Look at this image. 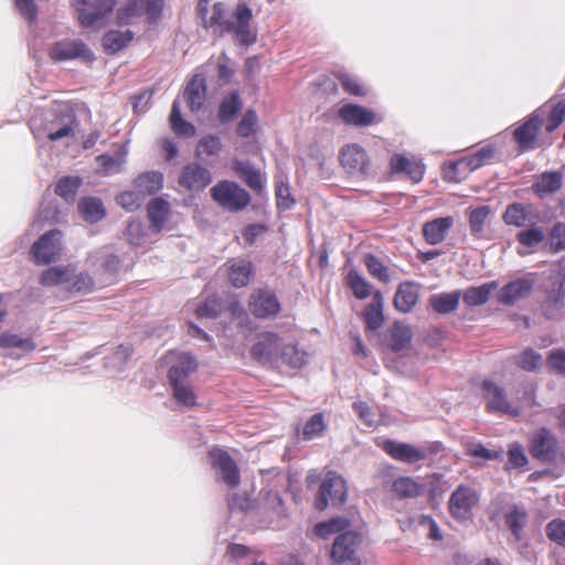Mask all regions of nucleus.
Wrapping results in <instances>:
<instances>
[{
	"instance_id": "f257e3e1",
	"label": "nucleus",
	"mask_w": 565,
	"mask_h": 565,
	"mask_svg": "<svg viewBox=\"0 0 565 565\" xmlns=\"http://www.w3.org/2000/svg\"><path fill=\"white\" fill-rule=\"evenodd\" d=\"M207 6L209 0H200L198 3V13L204 28L212 29L218 35L233 33L241 44L248 45L256 41V31L250 26L252 10L245 3L236 7L231 19L225 18L222 3H215L211 12Z\"/></svg>"
},
{
	"instance_id": "f03ea898",
	"label": "nucleus",
	"mask_w": 565,
	"mask_h": 565,
	"mask_svg": "<svg viewBox=\"0 0 565 565\" xmlns=\"http://www.w3.org/2000/svg\"><path fill=\"white\" fill-rule=\"evenodd\" d=\"M250 353L258 362L270 366L287 365L297 369L307 362L305 351L299 350L295 344L285 343L278 334L273 332L260 333Z\"/></svg>"
},
{
	"instance_id": "7ed1b4c3",
	"label": "nucleus",
	"mask_w": 565,
	"mask_h": 565,
	"mask_svg": "<svg viewBox=\"0 0 565 565\" xmlns=\"http://www.w3.org/2000/svg\"><path fill=\"white\" fill-rule=\"evenodd\" d=\"M77 125L72 107L68 104H60L46 115L41 126L33 121L32 131L38 139L46 137L51 141H57L64 138H73Z\"/></svg>"
},
{
	"instance_id": "20e7f679",
	"label": "nucleus",
	"mask_w": 565,
	"mask_h": 565,
	"mask_svg": "<svg viewBox=\"0 0 565 565\" xmlns=\"http://www.w3.org/2000/svg\"><path fill=\"white\" fill-rule=\"evenodd\" d=\"M77 13L78 22L84 28L95 26L111 13L116 0H71Z\"/></svg>"
},
{
	"instance_id": "39448f33",
	"label": "nucleus",
	"mask_w": 565,
	"mask_h": 565,
	"mask_svg": "<svg viewBox=\"0 0 565 565\" xmlns=\"http://www.w3.org/2000/svg\"><path fill=\"white\" fill-rule=\"evenodd\" d=\"M211 195L222 207L241 211L246 207L250 196L246 190L232 181H221L211 189Z\"/></svg>"
},
{
	"instance_id": "423d86ee",
	"label": "nucleus",
	"mask_w": 565,
	"mask_h": 565,
	"mask_svg": "<svg viewBox=\"0 0 565 565\" xmlns=\"http://www.w3.org/2000/svg\"><path fill=\"white\" fill-rule=\"evenodd\" d=\"M347 492L344 479L337 472L329 471L322 480L315 505L318 510H324L329 500L333 504H341L347 500Z\"/></svg>"
},
{
	"instance_id": "0eeeda50",
	"label": "nucleus",
	"mask_w": 565,
	"mask_h": 565,
	"mask_svg": "<svg viewBox=\"0 0 565 565\" xmlns=\"http://www.w3.org/2000/svg\"><path fill=\"white\" fill-rule=\"evenodd\" d=\"M62 250V232L57 230L43 234L31 247L32 259L36 265L54 262Z\"/></svg>"
},
{
	"instance_id": "6e6552de",
	"label": "nucleus",
	"mask_w": 565,
	"mask_h": 565,
	"mask_svg": "<svg viewBox=\"0 0 565 565\" xmlns=\"http://www.w3.org/2000/svg\"><path fill=\"white\" fill-rule=\"evenodd\" d=\"M162 9V0H130V2L117 11V20L119 24H131L142 15L152 22L160 15Z\"/></svg>"
},
{
	"instance_id": "1a4fd4ad",
	"label": "nucleus",
	"mask_w": 565,
	"mask_h": 565,
	"mask_svg": "<svg viewBox=\"0 0 565 565\" xmlns=\"http://www.w3.org/2000/svg\"><path fill=\"white\" fill-rule=\"evenodd\" d=\"M483 397L487 401V407L493 412H500L512 417L521 414L522 406L508 401L505 390L492 381L482 383Z\"/></svg>"
},
{
	"instance_id": "9d476101",
	"label": "nucleus",
	"mask_w": 565,
	"mask_h": 565,
	"mask_svg": "<svg viewBox=\"0 0 565 565\" xmlns=\"http://www.w3.org/2000/svg\"><path fill=\"white\" fill-rule=\"evenodd\" d=\"M248 307L256 318L262 319L276 317L280 310L276 294L267 288L255 289L249 297Z\"/></svg>"
},
{
	"instance_id": "9b49d317",
	"label": "nucleus",
	"mask_w": 565,
	"mask_h": 565,
	"mask_svg": "<svg viewBox=\"0 0 565 565\" xmlns=\"http://www.w3.org/2000/svg\"><path fill=\"white\" fill-rule=\"evenodd\" d=\"M531 455L542 461H552L557 455V440L547 428L535 430L529 444Z\"/></svg>"
},
{
	"instance_id": "f8f14e48",
	"label": "nucleus",
	"mask_w": 565,
	"mask_h": 565,
	"mask_svg": "<svg viewBox=\"0 0 565 565\" xmlns=\"http://www.w3.org/2000/svg\"><path fill=\"white\" fill-rule=\"evenodd\" d=\"M50 57L55 62H62L73 58L93 60V53L87 45L78 40H62L56 42L50 49Z\"/></svg>"
},
{
	"instance_id": "ddd939ff",
	"label": "nucleus",
	"mask_w": 565,
	"mask_h": 565,
	"mask_svg": "<svg viewBox=\"0 0 565 565\" xmlns=\"http://www.w3.org/2000/svg\"><path fill=\"white\" fill-rule=\"evenodd\" d=\"M477 502L478 494L472 488L459 486L449 499L450 513L456 519L467 520Z\"/></svg>"
},
{
	"instance_id": "4468645a",
	"label": "nucleus",
	"mask_w": 565,
	"mask_h": 565,
	"mask_svg": "<svg viewBox=\"0 0 565 565\" xmlns=\"http://www.w3.org/2000/svg\"><path fill=\"white\" fill-rule=\"evenodd\" d=\"M210 456L220 479L230 488L237 487L239 484V471L230 455L222 449L214 448L210 451Z\"/></svg>"
},
{
	"instance_id": "2eb2a0df",
	"label": "nucleus",
	"mask_w": 565,
	"mask_h": 565,
	"mask_svg": "<svg viewBox=\"0 0 565 565\" xmlns=\"http://www.w3.org/2000/svg\"><path fill=\"white\" fill-rule=\"evenodd\" d=\"M342 167L353 175H364L369 171L370 161L365 150L356 145H348L340 152Z\"/></svg>"
},
{
	"instance_id": "dca6fc26",
	"label": "nucleus",
	"mask_w": 565,
	"mask_h": 565,
	"mask_svg": "<svg viewBox=\"0 0 565 565\" xmlns=\"http://www.w3.org/2000/svg\"><path fill=\"white\" fill-rule=\"evenodd\" d=\"M360 543V535L353 531L340 534L332 546L331 556L338 564L355 565L354 552Z\"/></svg>"
},
{
	"instance_id": "f3484780",
	"label": "nucleus",
	"mask_w": 565,
	"mask_h": 565,
	"mask_svg": "<svg viewBox=\"0 0 565 565\" xmlns=\"http://www.w3.org/2000/svg\"><path fill=\"white\" fill-rule=\"evenodd\" d=\"M382 448L392 458L406 463H415L427 458V451L424 447H416L406 443L385 440Z\"/></svg>"
},
{
	"instance_id": "a211bd4d",
	"label": "nucleus",
	"mask_w": 565,
	"mask_h": 565,
	"mask_svg": "<svg viewBox=\"0 0 565 565\" xmlns=\"http://www.w3.org/2000/svg\"><path fill=\"white\" fill-rule=\"evenodd\" d=\"M339 117L347 125L364 127L382 120L373 110L355 104H345L338 110Z\"/></svg>"
},
{
	"instance_id": "6ab92c4d",
	"label": "nucleus",
	"mask_w": 565,
	"mask_h": 565,
	"mask_svg": "<svg viewBox=\"0 0 565 565\" xmlns=\"http://www.w3.org/2000/svg\"><path fill=\"white\" fill-rule=\"evenodd\" d=\"M544 109H536L529 119L518 127L514 131V138L522 150L534 148L536 135L541 124V115Z\"/></svg>"
},
{
	"instance_id": "aec40b11",
	"label": "nucleus",
	"mask_w": 565,
	"mask_h": 565,
	"mask_svg": "<svg viewBox=\"0 0 565 565\" xmlns=\"http://www.w3.org/2000/svg\"><path fill=\"white\" fill-rule=\"evenodd\" d=\"M533 285L534 279L531 277H522L513 280L499 290L498 300L503 305H514L530 294Z\"/></svg>"
},
{
	"instance_id": "412c9836",
	"label": "nucleus",
	"mask_w": 565,
	"mask_h": 565,
	"mask_svg": "<svg viewBox=\"0 0 565 565\" xmlns=\"http://www.w3.org/2000/svg\"><path fill=\"white\" fill-rule=\"evenodd\" d=\"M169 361L172 363L168 377L169 382L188 381V376L196 370V362L190 353H171Z\"/></svg>"
},
{
	"instance_id": "4be33fe9",
	"label": "nucleus",
	"mask_w": 565,
	"mask_h": 565,
	"mask_svg": "<svg viewBox=\"0 0 565 565\" xmlns=\"http://www.w3.org/2000/svg\"><path fill=\"white\" fill-rule=\"evenodd\" d=\"M72 275L73 265L52 266L42 271L39 281L44 287H58L68 292Z\"/></svg>"
},
{
	"instance_id": "5701e85b",
	"label": "nucleus",
	"mask_w": 565,
	"mask_h": 565,
	"mask_svg": "<svg viewBox=\"0 0 565 565\" xmlns=\"http://www.w3.org/2000/svg\"><path fill=\"white\" fill-rule=\"evenodd\" d=\"M211 173L206 168L192 163L183 168L179 182L191 191L203 190L211 183Z\"/></svg>"
},
{
	"instance_id": "b1692460",
	"label": "nucleus",
	"mask_w": 565,
	"mask_h": 565,
	"mask_svg": "<svg viewBox=\"0 0 565 565\" xmlns=\"http://www.w3.org/2000/svg\"><path fill=\"white\" fill-rule=\"evenodd\" d=\"M36 344L30 337L4 332L0 334V349L10 350V356L20 359L34 351Z\"/></svg>"
},
{
	"instance_id": "393cba45",
	"label": "nucleus",
	"mask_w": 565,
	"mask_h": 565,
	"mask_svg": "<svg viewBox=\"0 0 565 565\" xmlns=\"http://www.w3.org/2000/svg\"><path fill=\"white\" fill-rule=\"evenodd\" d=\"M390 166L394 173H406L414 182H419L424 177L425 167L422 160L415 157L395 153L390 160Z\"/></svg>"
},
{
	"instance_id": "a878e982",
	"label": "nucleus",
	"mask_w": 565,
	"mask_h": 565,
	"mask_svg": "<svg viewBox=\"0 0 565 565\" xmlns=\"http://www.w3.org/2000/svg\"><path fill=\"white\" fill-rule=\"evenodd\" d=\"M183 97L192 113L199 111L206 97V84L203 75L196 74L186 84Z\"/></svg>"
},
{
	"instance_id": "bb28decb",
	"label": "nucleus",
	"mask_w": 565,
	"mask_h": 565,
	"mask_svg": "<svg viewBox=\"0 0 565 565\" xmlns=\"http://www.w3.org/2000/svg\"><path fill=\"white\" fill-rule=\"evenodd\" d=\"M454 223L455 220L452 216L438 217L426 222L423 226V236L425 241L430 245L441 243Z\"/></svg>"
},
{
	"instance_id": "cd10ccee",
	"label": "nucleus",
	"mask_w": 565,
	"mask_h": 565,
	"mask_svg": "<svg viewBox=\"0 0 565 565\" xmlns=\"http://www.w3.org/2000/svg\"><path fill=\"white\" fill-rule=\"evenodd\" d=\"M253 275L252 263L245 258H234L227 262V277L230 282L236 287H244L249 282Z\"/></svg>"
},
{
	"instance_id": "c85d7f7f",
	"label": "nucleus",
	"mask_w": 565,
	"mask_h": 565,
	"mask_svg": "<svg viewBox=\"0 0 565 565\" xmlns=\"http://www.w3.org/2000/svg\"><path fill=\"white\" fill-rule=\"evenodd\" d=\"M418 297V285L409 281L402 282L396 290L394 306L398 311L407 313L415 307Z\"/></svg>"
},
{
	"instance_id": "c756f323",
	"label": "nucleus",
	"mask_w": 565,
	"mask_h": 565,
	"mask_svg": "<svg viewBox=\"0 0 565 565\" xmlns=\"http://www.w3.org/2000/svg\"><path fill=\"white\" fill-rule=\"evenodd\" d=\"M563 185V174L558 171H547L540 174L532 184L533 192L545 198L557 192Z\"/></svg>"
},
{
	"instance_id": "7c9ffc66",
	"label": "nucleus",
	"mask_w": 565,
	"mask_h": 565,
	"mask_svg": "<svg viewBox=\"0 0 565 565\" xmlns=\"http://www.w3.org/2000/svg\"><path fill=\"white\" fill-rule=\"evenodd\" d=\"M558 277L561 279L559 287L556 291H553L548 294L546 297L542 310L544 315L548 319L557 318L558 313L564 309L565 307V290H564V282H565V269L559 268Z\"/></svg>"
},
{
	"instance_id": "2f4dec72",
	"label": "nucleus",
	"mask_w": 565,
	"mask_h": 565,
	"mask_svg": "<svg viewBox=\"0 0 565 565\" xmlns=\"http://www.w3.org/2000/svg\"><path fill=\"white\" fill-rule=\"evenodd\" d=\"M412 338V330L408 326L395 322L386 337L387 347L394 352H399L409 347Z\"/></svg>"
},
{
	"instance_id": "473e14b6",
	"label": "nucleus",
	"mask_w": 565,
	"mask_h": 565,
	"mask_svg": "<svg viewBox=\"0 0 565 565\" xmlns=\"http://www.w3.org/2000/svg\"><path fill=\"white\" fill-rule=\"evenodd\" d=\"M493 154L494 149L490 146H487L456 162H450V169L465 168L468 171H473L484 163H488L493 158Z\"/></svg>"
},
{
	"instance_id": "72a5a7b5",
	"label": "nucleus",
	"mask_w": 565,
	"mask_h": 565,
	"mask_svg": "<svg viewBox=\"0 0 565 565\" xmlns=\"http://www.w3.org/2000/svg\"><path fill=\"white\" fill-rule=\"evenodd\" d=\"M363 317L369 330L376 331L383 326V296L381 292H374L373 302L365 307Z\"/></svg>"
},
{
	"instance_id": "f704fd0d",
	"label": "nucleus",
	"mask_w": 565,
	"mask_h": 565,
	"mask_svg": "<svg viewBox=\"0 0 565 565\" xmlns=\"http://www.w3.org/2000/svg\"><path fill=\"white\" fill-rule=\"evenodd\" d=\"M163 184V175L160 172L148 171L139 174L134 181V188L145 198L157 193Z\"/></svg>"
},
{
	"instance_id": "c9c22d12",
	"label": "nucleus",
	"mask_w": 565,
	"mask_h": 565,
	"mask_svg": "<svg viewBox=\"0 0 565 565\" xmlns=\"http://www.w3.org/2000/svg\"><path fill=\"white\" fill-rule=\"evenodd\" d=\"M147 213L153 230L160 232L169 216V204L161 198L152 199L147 206Z\"/></svg>"
},
{
	"instance_id": "e433bc0d",
	"label": "nucleus",
	"mask_w": 565,
	"mask_h": 565,
	"mask_svg": "<svg viewBox=\"0 0 565 565\" xmlns=\"http://www.w3.org/2000/svg\"><path fill=\"white\" fill-rule=\"evenodd\" d=\"M492 214V210L488 205H480L477 207H470L467 210V216L469 221L470 232L473 236L480 238L484 225Z\"/></svg>"
},
{
	"instance_id": "4c0bfd02",
	"label": "nucleus",
	"mask_w": 565,
	"mask_h": 565,
	"mask_svg": "<svg viewBox=\"0 0 565 565\" xmlns=\"http://www.w3.org/2000/svg\"><path fill=\"white\" fill-rule=\"evenodd\" d=\"M425 486L412 477H398L393 481L392 491L402 498H416L423 493Z\"/></svg>"
},
{
	"instance_id": "58836bf2",
	"label": "nucleus",
	"mask_w": 565,
	"mask_h": 565,
	"mask_svg": "<svg viewBox=\"0 0 565 565\" xmlns=\"http://www.w3.org/2000/svg\"><path fill=\"white\" fill-rule=\"evenodd\" d=\"M498 284L490 281L477 287H470L462 294L463 302L468 306H480L488 301L490 294L495 290Z\"/></svg>"
},
{
	"instance_id": "ea45409f",
	"label": "nucleus",
	"mask_w": 565,
	"mask_h": 565,
	"mask_svg": "<svg viewBox=\"0 0 565 565\" xmlns=\"http://www.w3.org/2000/svg\"><path fill=\"white\" fill-rule=\"evenodd\" d=\"M131 31H109L103 38V46L109 54H114L125 49L132 40Z\"/></svg>"
},
{
	"instance_id": "a19ab883",
	"label": "nucleus",
	"mask_w": 565,
	"mask_h": 565,
	"mask_svg": "<svg viewBox=\"0 0 565 565\" xmlns=\"http://www.w3.org/2000/svg\"><path fill=\"white\" fill-rule=\"evenodd\" d=\"M461 294L460 291H451L434 295L429 298V303L438 313H449L457 309Z\"/></svg>"
},
{
	"instance_id": "79ce46f5",
	"label": "nucleus",
	"mask_w": 565,
	"mask_h": 565,
	"mask_svg": "<svg viewBox=\"0 0 565 565\" xmlns=\"http://www.w3.org/2000/svg\"><path fill=\"white\" fill-rule=\"evenodd\" d=\"M78 211L84 220L96 223L105 216V209L100 200L84 198L78 203Z\"/></svg>"
},
{
	"instance_id": "37998d69",
	"label": "nucleus",
	"mask_w": 565,
	"mask_h": 565,
	"mask_svg": "<svg viewBox=\"0 0 565 565\" xmlns=\"http://www.w3.org/2000/svg\"><path fill=\"white\" fill-rule=\"evenodd\" d=\"M172 396L178 404L185 407H193L196 404V395L188 381L171 382Z\"/></svg>"
},
{
	"instance_id": "c03bdc74",
	"label": "nucleus",
	"mask_w": 565,
	"mask_h": 565,
	"mask_svg": "<svg viewBox=\"0 0 565 565\" xmlns=\"http://www.w3.org/2000/svg\"><path fill=\"white\" fill-rule=\"evenodd\" d=\"M503 220L508 225L516 227L525 226L532 221L527 207L519 203L511 204L507 207Z\"/></svg>"
},
{
	"instance_id": "a18cd8bd",
	"label": "nucleus",
	"mask_w": 565,
	"mask_h": 565,
	"mask_svg": "<svg viewBox=\"0 0 565 565\" xmlns=\"http://www.w3.org/2000/svg\"><path fill=\"white\" fill-rule=\"evenodd\" d=\"M95 289L94 279L86 273L78 271L73 266V275L71 277L70 290L71 294H89Z\"/></svg>"
},
{
	"instance_id": "49530a36",
	"label": "nucleus",
	"mask_w": 565,
	"mask_h": 565,
	"mask_svg": "<svg viewBox=\"0 0 565 565\" xmlns=\"http://www.w3.org/2000/svg\"><path fill=\"white\" fill-rule=\"evenodd\" d=\"M539 109H544L545 113L541 115V121L544 116H547L545 129L548 132L554 131L565 119V100L558 102L553 107L543 106Z\"/></svg>"
},
{
	"instance_id": "de8ad7c7",
	"label": "nucleus",
	"mask_w": 565,
	"mask_h": 565,
	"mask_svg": "<svg viewBox=\"0 0 565 565\" xmlns=\"http://www.w3.org/2000/svg\"><path fill=\"white\" fill-rule=\"evenodd\" d=\"M170 124L172 130L179 136L192 137L195 134L194 126L182 119L180 106L177 100L172 104Z\"/></svg>"
},
{
	"instance_id": "09e8293b",
	"label": "nucleus",
	"mask_w": 565,
	"mask_h": 565,
	"mask_svg": "<svg viewBox=\"0 0 565 565\" xmlns=\"http://www.w3.org/2000/svg\"><path fill=\"white\" fill-rule=\"evenodd\" d=\"M347 284L358 299H366L371 295V285L354 269L348 273Z\"/></svg>"
},
{
	"instance_id": "8fccbe9b",
	"label": "nucleus",
	"mask_w": 565,
	"mask_h": 565,
	"mask_svg": "<svg viewBox=\"0 0 565 565\" xmlns=\"http://www.w3.org/2000/svg\"><path fill=\"white\" fill-rule=\"evenodd\" d=\"M97 167L105 174H114L121 171L124 164L126 163V151L120 153L117 157H111L108 154H102L96 158Z\"/></svg>"
},
{
	"instance_id": "3c124183",
	"label": "nucleus",
	"mask_w": 565,
	"mask_h": 565,
	"mask_svg": "<svg viewBox=\"0 0 565 565\" xmlns=\"http://www.w3.org/2000/svg\"><path fill=\"white\" fill-rule=\"evenodd\" d=\"M242 103L237 93L233 92L228 96H226L221 105L218 110V118L221 121L231 120L236 113L241 109Z\"/></svg>"
},
{
	"instance_id": "603ef678",
	"label": "nucleus",
	"mask_w": 565,
	"mask_h": 565,
	"mask_svg": "<svg viewBox=\"0 0 565 565\" xmlns=\"http://www.w3.org/2000/svg\"><path fill=\"white\" fill-rule=\"evenodd\" d=\"M145 199L146 198L135 189L121 192L117 195L116 201L126 211L134 212L141 206Z\"/></svg>"
},
{
	"instance_id": "864d4df0",
	"label": "nucleus",
	"mask_w": 565,
	"mask_h": 565,
	"mask_svg": "<svg viewBox=\"0 0 565 565\" xmlns=\"http://www.w3.org/2000/svg\"><path fill=\"white\" fill-rule=\"evenodd\" d=\"M79 184L78 178L64 177L57 182L55 192L66 202H73Z\"/></svg>"
},
{
	"instance_id": "5fc2aeb1",
	"label": "nucleus",
	"mask_w": 565,
	"mask_h": 565,
	"mask_svg": "<svg viewBox=\"0 0 565 565\" xmlns=\"http://www.w3.org/2000/svg\"><path fill=\"white\" fill-rule=\"evenodd\" d=\"M365 266L369 273L376 279L382 282H388L391 277L388 274V268L383 264V262L372 254H367L364 258Z\"/></svg>"
},
{
	"instance_id": "6e6d98bb",
	"label": "nucleus",
	"mask_w": 565,
	"mask_h": 565,
	"mask_svg": "<svg viewBox=\"0 0 565 565\" xmlns=\"http://www.w3.org/2000/svg\"><path fill=\"white\" fill-rule=\"evenodd\" d=\"M466 452L469 456L482 459L494 460L502 457V450L488 449L480 443L469 441L466 444Z\"/></svg>"
},
{
	"instance_id": "4d7b16f0",
	"label": "nucleus",
	"mask_w": 565,
	"mask_h": 565,
	"mask_svg": "<svg viewBox=\"0 0 565 565\" xmlns=\"http://www.w3.org/2000/svg\"><path fill=\"white\" fill-rule=\"evenodd\" d=\"M505 523L516 540L521 539V532L526 523V513L519 509H512L505 516Z\"/></svg>"
},
{
	"instance_id": "13d9d810",
	"label": "nucleus",
	"mask_w": 565,
	"mask_h": 565,
	"mask_svg": "<svg viewBox=\"0 0 565 565\" xmlns=\"http://www.w3.org/2000/svg\"><path fill=\"white\" fill-rule=\"evenodd\" d=\"M349 526V522L343 518H335L328 522H321L316 525V533L320 537H328L333 533L345 530Z\"/></svg>"
},
{
	"instance_id": "bf43d9fd",
	"label": "nucleus",
	"mask_w": 565,
	"mask_h": 565,
	"mask_svg": "<svg viewBox=\"0 0 565 565\" xmlns=\"http://www.w3.org/2000/svg\"><path fill=\"white\" fill-rule=\"evenodd\" d=\"M326 429V423L322 414H315L305 424L302 435L303 439L310 440L322 435Z\"/></svg>"
},
{
	"instance_id": "052dcab7",
	"label": "nucleus",
	"mask_w": 565,
	"mask_h": 565,
	"mask_svg": "<svg viewBox=\"0 0 565 565\" xmlns=\"http://www.w3.org/2000/svg\"><path fill=\"white\" fill-rule=\"evenodd\" d=\"M542 363V356L532 349L524 350L516 359V364L527 371H535Z\"/></svg>"
},
{
	"instance_id": "680f3d73",
	"label": "nucleus",
	"mask_w": 565,
	"mask_h": 565,
	"mask_svg": "<svg viewBox=\"0 0 565 565\" xmlns=\"http://www.w3.org/2000/svg\"><path fill=\"white\" fill-rule=\"evenodd\" d=\"M258 118L254 110H247L237 126V134L241 137H249L257 130Z\"/></svg>"
},
{
	"instance_id": "e2e57ef3",
	"label": "nucleus",
	"mask_w": 565,
	"mask_h": 565,
	"mask_svg": "<svg viewBox=\"0 0 565 565\" xmlns=\"http://www.w3.org/2000/svg\"><path fill=\"white\" fill-rule=\"evenodd\" d=\"M222 149V143L218 137L216 136H206L202 138L198 145L196 153L201 156L202 153L207 156H216L220 153Z\"/></svg>"
},
{
	"instance_id": "0e129e2a",
	"label": "nucleus",
	"mask_w": 565,
	"mask_h": 565,
	"mask_svg": "<svg viewBox=\"0 0 565 565\" xmlns=\"http://www.w3.org/2000/svg\"><path fill=\"white\" fill-rule=\"evenodd\" d=\"M338 79L347 93L355 96H363L366 94L364 86L360 84L358 78L351 76L350 74L340 73L338 74Z\"/></svg>"
},
{
	"instance_id": "69168bd1",
	"label": "nucleus",
	"mask_w": 565,
	"mask_h": 565,
	"mask_svg": "<svg viewBox=\"0 0 565 565\" xmlns=\"http://www.w3.org/2000/svg\"><path fill=\"white\" fill-rule=\"evenodd\" d=\"M234 168L236 171L243 173L246 177V182L252 189L260 190L263 188L262 175L258 171L244 164L243 162H236Z\"/></svg>"
},
{
	"instance_id": "338daca9",
	"label": "nucleus",
	"mask_w": 565,
	"mask_h": 565,
	"mask_svg": "<svg viewBox=\"0 0 565 565\" xmlns=\"http://www.w3.org/2000/svg\"><path fill=\"white\" fill-rule=\"evenodd\" d=\"M546 534L551 541L565 546V521L561 519L551 521L546 526Z\"/></svg>"
},
{
	"instance_id": "774afa93",
	"label": "nucleus",
	"mask_w": 565,
	"mask_h": 565,
	"mask_svg": "<svg viewBox=\"0 0 565 565\" xmlns=\"http://www.w3.org/2000/svg\"><path fill=\"white\" fill-rule=\"evenodd\" d=\"M547 365L551 370L565 374V350H552L547 356Z\"/></svg>"
}]
</instances>
